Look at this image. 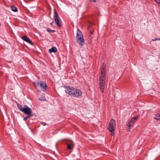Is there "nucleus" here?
<instances>
[{"mask_svg":"<svg viewBox=\"0 0 160 160\" xmlns=\"http://www.w3.org/2000/svg\"><path fill=\"white\" fill-rule=\"evenodd\" d=\"M12 10L14 12H17L18 11L17 8L14 6H12L11 7Z\"/></svg>","mask_w":160,"mask_h":160,"instance_id":"15","label":"nucleus"},{"mask_svg":"<svg viewBox=\"0 0 160 160\" xmlns=\"http://www.w3.org/2000/svg\"><path fill=\"white\" fill-rule=\"evenodd\" d=\"M33 84L37 90L39 91L46 90L47 87L46 83L44 82H34Z\"/></svg>","mask_w":160,"mask_h":160,"instance_id":"2","label":"nucleus"},{"mask_svg":"<svg viewBox=\"0 0 160 160\" xmlns=\"http://www.w3.org/2000/svg\"><path fill=\"white\" fill-rule=\"evenodd\" d=\"M54 18L57 25L59 27H61V21L55 9L54 10Z\"/></svg>","mask_w":160,"mask_h":160,"instance_id":"6","label":"nucleus"},{"mask_svg":"<svg viewBox=\"0 0 160 160\" xmlns=\"http://www.w3.org/2000/svg\"><path fill=\"white\" fill-rule=\"evenodd\" d=\"M45 99V98L44 97L42 99V100H44Z\"/></svg>","mask_w":160,"mask_h":160,"instance_id":"21","label":"nucleus"},{"mask_svg":"<svg viewBox=\"0 0 160 160\" xmlns=\"http://www.w3.org/2000/svg\"><path fill=\"white\" fill-rule=\"evenodd\" d=\"M90 33H91V34H92V33H93V32L91 31Z\"/></svg>","mask_w":160,"mask_h":160,"instance_id":"22","label":"nucleus"},{"mask_svg":"<svg viewBox=\"0 0 160 160\" xmlns=\"http://www.w3.org/2000/svg\"><path fill=\"white\" fill-rule=\"evenodd\" d=\"M65 92L71 96L75 97H78L81 96L82 94V92L80 90L72 87H67L65 90Z\"/></svg>","mask_w":160,"mask_h":160,"instance_id":"1","label":"nucleus"},{"mask_svg":"<svg viewBox=\"0 0 160 160\" xmlns=\"http://www.w3.org/2000/svg\"><path fill=\"white\" fill-rule=\"evenodd\" d=\"M89 1L90 2H95L96 1V0H89Z\"/></svg>","mask_w":160,"mask_h":160,"instance_id":"20","label":"nucleus"},{"mask_svg":"<svg viewBox=\"0 0 160 160\" xmlns=\"http://www.w3.org/2000/svg\"><path fill=\"white\" fill-rule=\"evenodd\" d=\"M53 23V22H51V23H50V24H51V25H52V23Z\"/></svg>","mask_w":160,"mask_h":160,"instance_id":"23","label":"nucleus"},{"mask_svg":"<svg viewBox=\"0 0 160 160\" xmlns=\"http://www.w3.org/2000/svg\"><path fill=\"white\" fill-rule=\"evenodd\" d=\"M57 51V49L55 47H53L49 49V52H50L51 53L52 52H55Z\"/></svg>","mask_w":160,"mask_h":160,"instance_id":"12","label":"nucleus"},{"mask_svg":"<svg viewBox=\"0 0 160 160\" xmlns=\"http://www.w3.org/2000/svg\"><path fill=\"white\" fill-rule=\"evenodd\" d=\"M26 115H32V111L31 109L27 106H25V107L22 112Z\"/></svg>","mask_w":160,"mask_h":160,"instance_id":"8","label":"nucleus"},{"mask_svg":"<svg viewBox=\"0 0 160 160\" xmlns=\"http://www.w3.org/2000/svg\"><path fill=\"white\" fill-rule=\"evenodd\" d=\"M47 31L48 32H55V31L54 30H52L49 28H48L47 29Z\"/></svg>","mask_w":160,"mask_h":160,"instance_id":"18","label":"nucleus"},{"mask_svg":"<svg viewBox=\"0 0 160 160\" xmlns=\"http://www.w3.org/2000/svg\"><path fill=\"white\" fill-rule=\"evenodd\" d=\"M155 1L158 4V5L160 7V0H155Z\"/></svg>","mask_w":160,"mask_h":160,"instance_id":"17","label":"nucleus"},{"mask_svg":"<svg viewBox=\"0 0 160 160\" xmlns=\"http://www.w3.org/2000/svg\"><path fill=\"white\" fill-rule=\"evenodd\" d=\"M116 127L115 121L113 120H111L110 123V126L108 128L109 131L111 132V135L113 136L114 135V132Z\"/></svg>","mask_w":160,"mask_h":160,"instance_id":"5","label":"nucleus"},{"mask_svg":"<svg viewBox=\"0 0 160 160\" xmlns=\"http://www.w3.org/2000/svg\"><path fill=\"white\" fill-rule=\"evenodd\" d=\"M152 40L153 41H156L157 40H160V38H155L154 39H152Z\"/></svg>","mask_w":160,"mask_h":160,"instance_id":"19","label":"nucleus"},{"mask_svg":"<svg viewBox=\"0 0 160 160\" xmlns=\"http://www.w3.org/2000/svg\"><path fill=\"white\" fill-rule=\"evenodd\" d=\"M28 115V116L27 117L24 118L23 119L24 120V121L27 120L28 118H30L32 116V115Z\"/></svg>","mask_w":160,"mask_h":160,"instance_id":"16","label":"nucleus"},{"mask_svg":"<svg viewBox=\"0 0 160 160\" xmlns=\"http://www.w3.org/2000/svg\"><path fill=\"white\" fill-rule=\"evenodd\" d=\"M106 75L101 74L99 78V84L100 90L102 92H104L106 80Z\"/></svg>","mask_w":160,"mask_h":160,"instance_id":"3","label":"nucleus"},{"mask_svg":"<svg viewBox=\"0 0 160 160\" xmlns=\"http://www.w3.org/2000/svg\"><path fill=\"white\" fill-rule=\"evenodd\" d=\"M66 144L67 145L68 149H72L74 145L73 142L72 141L70 140L68 141L67 142Z\"/></svg>","mask_w":160,"mask_h":160,"instance_id":"9","label":"nucleus"},{"mask_svg":"<svg viewBox=\"0 0 160 160\" xmlns=\"http://www.w3.org/2000/svg\"><path fill=\"white\" fill-rule=\"evenodd\" d=\"M101 74L106 75V66L104 63L102 64L101 67Z\"/></svg>","mask_w":160,"mask_h":160,"instance_id":"11","label":"nucleus"},{"mask_svg":"<svg viewBox=\"0 0 160 160\" xmlns=\"http://www.w3.org/2000/svg\"><path fill=\"white\" fill-rule=\"evenodd\" d=\"M17 107L18 108L19 110V111L22 112L23 109V108H23L22 107V106L20 104H17Z\"/></svg>","mask_w":160,"mask_h":160,"instance_id":"13","label":"nucleus"},{"mask_svg":"<svg viewBox=\"0 0 160 160\" xmlns=\"http://www.w3.org/2000/svg\"><path fill=\"white\" fill-rule=\"evenodd\" d=\"M138 118V116L132 118L127 125L128 128L127 129L128 132H129L131 129V127L135 123L136 121Z\"/></svg>","mask_w":160,"mask_h":160,"instance_id":"7","label":"nucleus"},{"mask_svg":"<svg viewBox=\"0 0 160 160\" xmlns=\"http://www.w3.org/2000/svg\"><path fill=\"white\" fill-rule=\"evenodd\" d=\"M154 118L157 120H160V115L159 114H157L155 115L154 117Z\"/></svg>","mask_w":160,"mask_h":160,"instance_id":"14","label":"nucleus"},{"mask_svg":"<svg viewBox=\"0 0 160 160\" xmlns=\"http://www.w3.org/2000/svg\"><path fill=\"white\" fill-rule=\"evenodd\" d=\"M76 40L77 42L81 46H82L84 43V39L82 32L79 29H78L77 35Z\"/></svg>","mask_w":160,"mask_h":160,"instance_id":"4","label":"nucleus"},{"mask_svg":"<svg viewBox=\"0 0 160 160\" xmlns=\"http://www.w3.org/2000/svg\"><path fill=\"white\" fill-rule=\"evenodd\" d=\"M22 38L24 41L28 42L31 45H33V43L32 41L28 37L26 36H23L22 37Z\"/></svg>","mask_w":160,"mask_h":160,"instance_id":"10","label":"nucleus"}]
</instances>
